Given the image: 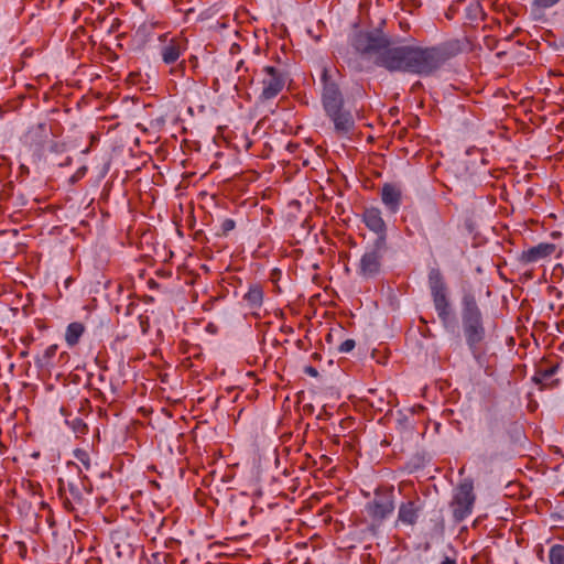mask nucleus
Wrapping results in <instances>:
<instances>
[{"label":"nucleus","mask_w":564,"mask_h":564,"mask_svg":"<svg viewBox=\"0 0 564 564\" xmlns=\"http://www.w3.org/2000/svg\"><path fill=\"white\" fill-rule=\"evenodd\" d=\"M57 351V345L48 346L41 356H37L34 360L35 366L39 369H47L52 366V359L55 357Z\"/></svg>","instance_id":"obj_21"},{"label":"nucleus","mask_w":564,"mask_h":564,"mask_svg":"<svg viewBox=\"0 0 564 564\" xmlns=\"http://www.w3.org/2000/svg\"><path fill=\"white\" fill-rule=\"evenodd\" d=\"M242 67H243V61L241 59V61H239V62L237 63L236 72H237V73H240V70L242 69Z\"/></svg>","instance_id":"obj_33"},{"label":"nucleus","mask_w":564,"mask_h":564,"mask_svg":"<svg viewBox=\"0 0 564 564\" xmlns=\"http://www.w3.org/2000/svg\"><path fill=\"white\" fill-rule=\"evenodd\" d=\"M487 425H488V429L491 433L495 432V430L499 426V420L494 416V415H490L488 419H487Z\"/></svg>","instance_id":"obj_30"},{"label":"nucleus","mask_w":564,"mask_h":564,"mask_svg":"<svg viewBox=\"0 0 564 564\" xmlns=\"http://www.w3.org/2000/svg\"><path fill=\"white\" fill-rule=\"evenodd\" d=\"M355 346L356 343L354 339H346L340 344L338 350L344 354L350 352L355 348Z\"/></svg>","instance_id":"obj_27"},{"label":"nucleus","mask_w":564,"mask_h":564,"mask_svg":"<svg viewBox=\"0 0 564 564\" xmlns=\"http://www.w3.org/2000/svg\"><path fill=\"white\" fill-rule=\"evenodd\" d=\"M322 89V105L324 111L343 108L345 104L344 95L340 90L338 82L329 74V70L324 67L321 76Z\"/></svg>","instance_id":"obj_9"},{"label":"nucleus","mask_w":564,"mask_h":564,"mask_svg":"<svg viewBox=\"0 0 564 564\" xmlns=\"http://www.w3.org/2000/svg\"><path fill=\"white\" fill-rule=\"evenodd\" d=\"M85 332V326L79 322L70 323L65 332V341L69 347H74L78 344L82 335Z\"/></svg>","instance_id":"obj_19"},{"label":"nucleus","mask_w":564,"mask_h":564,"mask_svg":"<svg viewBox=\"0 0 564 564\" xmlns=\"http://www.w3.org/2000/svg\"><path fill=\"white\" fill-rule=\"evenodd\" d=\"M161 55H162V59L165 64L175 63L181 55V50H180L178 44L174 40H172L167 45H165L162 48Z\"/></svg>","instance_id":"obj_20"},{"label":"nucleus","mask_w":564,"mask_h":564,"mask_svg":"<svg viewBox=\"0 0 564 564\" xmlns=\"http://www.w3.org/2000/svg\"><path fill=\"white\" fill-rule=\"evenodd\" d=\"M350 44L362 55H376L375 63L378 66L382 54L393 47L390 37L378 29L355 32L350 37Z\"/></svg>","instance_id":"obj_4"},{"label":"nucleus","mask_w":564,"mask_h":564,"mask_svg":"<svg viewBox=\"0 0 564 564\" xmlns=\"http://www.w3.org/2000/svg\"><path fill=\"white\" fill-rule=\"evenodd\" d=\"M65 423L72 429L76 436L84 435L88 431L87 424L78 416L66 417Z\"/></svg>","instance_id":"obj_22"},{"label":"nucleus","mask_w":564,"mask_h":564,"mask_svg":"<svg viewBox=\"0 0 564 564\" xmlns=\"http://www.w3.org/2000/svg\"><path fill=\"white\" fill-rule=\"evenodd\" d=\"M334 124V131L337 135L345 137L355 129V119L350 110L345 107L325 112Z\"/></svg>","instance_id":"obj_11"},{"label":"nucleus","mask_w":564,"mask_h":564,"mask_svg":"<svg viewBox=\"0 0 564 564\" xmlns=\"http://www.w3.org/2000/svg\"><path fill=\"white\" fill-rule=\"evenodd\" d=\"M558 369V364L545 368L543 366H539L535 370L534 376L532 377V381L535 384H539L541 389L553 388L558 382V380L553 379Z\"/></svg>","instance_id":"obj_17"},{"label":"nucleus","mask_w":564,"mask_h":564,"mask_svg":"<svg viewBox=\"0 0 564 564\" xmlns=\"http://www.w3.org/2000/svg\"><path fill=\"white\" fill-rule=\"evenodd\" d=\"M388 249V242L383 238H376L371 245L367 246L357 263L358 276L362 280H372L379 276Z\"/></svg>","instance_id":"obj_3"},{"label":"nucleus","mask_w":564,"mask_h":564,"mask_svg":"<svg viewBox=\"0 0 564 564\" xmlns=\"http://www.w3.org/2000/svg\"><path fill=\"white\" fill-rule=\"evenodd\" d=\"M393 510L394 501L392 494L380 495L376 491L375 498L366 505V511L372 520L367 527V530L372 535H377L382 521L389 517Z\"/></svg>","instance_id":"obj_7"},{"label":"nucleus","mask_w":564,"mask_h":564,"mask_svg":"<svg viewBox=\"0 0 564 564\" xmlns=\"http://www.w3.org/2000/svg\"><path fill=\"white\" fill-rule=\"evenodd\" d=\"M77 468V477L67 481V489L72 499L66 498L64 505L69 510H75L76 506L86 505V495H90L93 485L88 477L83 474V470L77 465L72 464Z\"/></svg>","instance_id":"obj_10"},{"label":"nucleus","mask_w":564,"mask_h":564,"mask_svg":"<svg viewBox=\"0 0 564 564\" xmlns=\"http://www.w3.org/2000/svg\"><path fill=\"white\" fill-rule=\"evenodd\" d=\"M460 307L462 327L466 344L473 357L479 361L481 357L480 344L485 339L486 329L482 313L471 291L463 292Z\"/></svg>","instance_id":"obj_2"},{"label":"nucleus","mask_w":564,"mask_h":564,"mask_svg":"<svg viewBox=\"0 0 564 564\" xmlns=\"http://www.w3.org/2000/svg\"><path fill=\"white\" fill-rule=\"evenodd\" d=\"M28 355V351H22L21 357H25Z\"/></svg>","instance_id":"obj_34"},{"label":"nucleus","mask_w":564,"mask_h":564,"mask_svg":"<svg viewBox=\"0 0 564 564\" xmlns=\"http://www.w3.org/2000/svg\"><path fill=\"white\" fill-rule=\"evenodd\" d=\"M74 457L84 466L85 470H89L91 467L90 456L87 451L76 448L74 451Z\"/></svg>","instance_id":"obj_24"},{"label":"nucleus","mask_w":564,"mask_h":564,"mask_svg":"<svg viewBox=\"0 0 564 564\" xmlns=\"http://www.w3.org/2000/svg\"><path fill=\"white\" fill-rule=\"evenodd\" d=\"M550 564H564V545L554 544L549 552Z\"/></svg>","instance_id":"obj_23"},{"label":"nucleus","mask_w":564,"mask_h":564,"mask_svg":"<svg viewBox=\"0 0 564 564\" xmlns=\"http://www.w3.org/2000/svg\"><path fill=\"white\" fill-rule=\"evenodd\" d=\"M423 508L424 502L420 498L402 502L399 507L398 520L406 525H415Z\"/></svg>","instance_id":"obj_12"},{"label":"nucleus","mask_w":564,"mask_h":564,"mask_svg":"<svg viewBox=\"0 0 564 564\" xmlns=\"http://www.w3.org/2000/svg\"><path fill=\"white\" fill-rule=\"evenodd\" d=\"M455 55L451 44L436 46L397 45L384 52L379 59L380 67L389 72H404L430 76Z\"/></svg>","instance_id":"obj_1"},{"label":"nucleus","mask_w":564,"mask_h":564,"mask_svg":"<svg viewBox=\"0 0 564 564\" xmlns=\"http://www.w3.org/2000/svg\"><path fill=\"white\" fill-rule=\"evenodd\" d=\"M441 564H456V560L449 556H445Z\"/></svg>","instance_id":"obj_32"},{"label":"nucleus","mask_w":564,"mask_h":564,"mask_svg":"<svg viewBox=\"0 0 564 564\" xmlns=\"http://www.w3.org/2000/svg\"><path fill=\"white\" fill-rule=\"evenodd\" d=\"M116 549V554L118 557H123V556H131L132 555V549L130 545H127L123 550L120 549V545L117 544L115 546Z\"/></svg>","instance_id":"obj_29"},{"label":"nucleus","mask_w":564,"mask_h":564,"mask_svg":"<svg viewBox=\"0 0 564 564\" xmlns=\"http://www.w3.org/2000/svg\"><path fill=\"white\" fill-rule=\"evenodd\" d=\"M425 228H422V235L426 236V231L433 237H438L445 232V223L438 209L431 205L424 212Z\"/></svg>","instance_id":"obj_13"},{"label":"nucleus","mask_w":564,"mask_h":564,"mask_svg":"<svg viewBox=\"0 0 564 564\" xmlns=\"http://www.w3.org/2000/svg\"><path fill=\"white\" fill-rule=\"evenodd\" d=\"M236 227V223L234 219L226 218L220 224V234L221 236H227L231 230Z\"/></svg>","instance_id":"obj_25"},{"label":"nucleus","mask_w":564,"mask_h":564,"mask_svg":"<svg viewBox=\"0 0 564 564\" xmlns=\"http://www.w3.org/2000/svg\"><path fill=\"white\" fill-rule=\"evenodd\" d=\"M243 301L252 308H259L263 302V290L259 284H251L248 292L243 295Z\"/></svg>","instance_id":"obj_18"},{"label":"nucleus","mask_w":564,"mask_h":564,"mask_svg":"<svg viewBox=\"0 0 564 564\" xmlns=\"http://www.w3.org/2000/svg\"><path fill=\"white\" fill-rule=\"evenodd\" d=\"M560 0H534L533 6L541 10L550 9L555 6Z\"/></svg>","instance_id":"obj_26"},{"label":"nucleus","mask_w":564,"mask_h":564,"mask_svg":"<svg viewBox=\"0 0 564 564\" xmlns=\"http://www.w3.org/2000/svg\"><path fill=\"white\" fill-rule=\"evenodd\" d=\"M381 200L390 213H398L402 202L401 188L395 184L386 183L381 188Z\"/></svg>","instance_id":"obj_16"},{"label":"nucleus","mask_w":564,"mask_h":564,"mask_svg":"<svg viewBox=\"0 0 564 564\" xmlns=\"http://www.w3.org/2000/svg\"><path fill=\"white\" fill-rule=\"evenodd\" d=\"M304 373H306L307 376H311V377H318V371L315 367L313 366H305L304 369H303Z\"/></svg>","instance_id":"obj_31"},{"label":"nucleus","mask_w":564,"mask_h":564,"mask_svg":"<svg viewBox=\"0 0 564 564\" xmlns=\"http://www.w3.org/2000/svg\"><path fill=\"white\" fill-rule=\"evenodd\" d=\"M366 227L377 235V238L387 240V226L381 212L377 207L366 208L362 215Z\"/></svg>","instance_id":"obj_14"},{"label":"nucleus","mask_w":564,"mask_h":564,"mask_svg":"<svg viewBox=\"0 0 564 564\" xmlns=\"http://www.w3.org/2000/svg\"><path fill=\"white\" fill-rule=\"evenodd\" d=\"M429 288L435 311L444 326L451 321L452 305L447 296V286L444 276L438 268H432L427 275Z\"/></svg>","instance_id":"obj_5"},{"label":"nucleus","mask_w":564,"mask_h":564,"mask_svg":"<svg viewBox=\"0 0 564 564\" xmlns=\"http://www.w3.org/2000/svg\"><path fill=\"white\" fill-rule=\"evenodd\" d=\"M166 555L154 553L151 555L150 558H148L145 564H164Z\"/></svg>","instance_id":"obj_28"},{"label":"nucleus","mask_w":564,"mask_h":564,"mask_svg":"<svg viewBox=\"0 0 564 564\" xmlns=\"http://www.w3.org/2000/svg\"><path fill=\"white\" fill-rule=\"evenodd\" d=\"M285 73L275 66H264L262 68V91L259 96L261 101H267L275 98L285 86Z\"/></svg>","instance_id":"obj_8"},{"label":"nucleus","mask_w":564,"mask_h":564,"mask_svg":"<svg viewBox=\"0 0 564 564\" xmlns=\"http://www.w3.org/2000/svg\"><path fill=\"white\" fill-rule=\"evenodd\" d=\"M556 249V246L551 242H541L528 250L522 251L520 254V262L523 264L535 263L550 257Z\"/></svg>","instance_id":"obj_15"},{"label":"nucleus","mask_w":564,"mask_h":564,"mask_svg":"<svg viewBox=\"0 0 564 564\" xmlns=\"http://www.w3.org/2000/svg\"><path fill=\"white\" fill-rule=\"evenodd\" d=\"M475 501L474 481L470 478H465L454 489L449 503L455 522H462L473 513Z\"/></svg>","instance_id":"obj_6"}]
</instances>
